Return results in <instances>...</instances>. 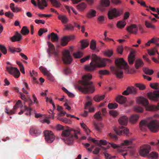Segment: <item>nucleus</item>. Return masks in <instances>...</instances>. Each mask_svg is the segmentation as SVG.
<instances>
[{
	"label": "nucleus",
	"instance_id": "obj_1",
	"mask_svg": "<svg viewBox=\"0 0 159 159\" xmlns=\"http://www.w3.org/2000/svg\"><path fill=\"white\" fill-rule=\"evenodd\" d=\"M111 61L108 59H101L95 54L92 55V61L90 64L85 65L84 69L87 71H93L95 70L97 68H102L105 67L107 65L106 62Z\"/></svg>",
	"mask_w": 159,
	"mask_h": 159
},
{
	"label": "nucleus",
	"instance_id": "obj_2",
	"mask_svg": "<svg viewBox=\"0 0 159 159\" xmlns=\"http://www.w3.org/2000/svg\"><path fill=\"white\" fill-rule=\"evenodd\" d=\"M92 78L89 74L84 75L82 77L83 80L81 81V85L77 86L76 88L78 90L84 93H93L95 90L94 86L92 81H89Z\"/></svg>",
	"mask_w": 159,
	"mask_h": 159
},
{
	"label": "nucleus",
	"instance_id": "obj_3",
	"mask_svg": "<svg viewBox=\"0 0 159 159\" xmlns=\"http://www.w3.org/2000/svg\"><path fill=\"white\" fill-rule=\"evenodd\" d=\"M80 134V130L73 129H67L63 130L61 134V139L66 144L72 143L74 139H78V135Z\"/></svg>",
	"mask_w": 159,
	"mask_h": 159
},
{
	"label": "nucleus",
	"instance_id": "obj_4",
	"mask_svg": "<svg viewBox=\"0 0 159 159\" xmlns=\"http://www.w3.org/2000/svg\"><path fill=\"white\" fill-rule=\"evenodd\" d=\"M147 126L152 132H157L159 130V121L154 120L149 122L147 120H143L140 122L139 127L142 131H145Z\"/></svg>",
	"mask_w": 159,
	"mask_h": 159
},
{
	"label": "nucleus",
	"instance_id": "obj_5",
	"mask_svg": "<svg viewBox=\"0 0 159 159\" xmlns=\"http://www.w3.org/2000/svg\"><path fill=\"white\" fill-rule=\"evenodd\" d=\"M137 103L141 104L145 107L147 111H157L158 110V107L156 105H151L149 104L148 100L143 97H140L136 99Z\"/></svg>",
	"mask_w": 159,
	"mask_h": 159
},
{
	"label": "nucleus",
	"instance_id": "obj_6",
	"mask_svg": "<svg viewBox=\"0 0 159 159\" xmlns=\"http://www.w3.org/2000/svg\"><path fill=\"white\" fill-rule=\"evenodd\" d=\"M108 144L110 145V147H112L114 149H117V152L120 153L122 155L123 157H125L126 156L127 153L126 152L123 153V152H126L128 150V149L129 148V147H124L123 149H122L121 147L120 144H117L115 143H109Z\"/></svg>",
	"mask_w": 159,
	"mask_h": 159
},
{
	"label": "nucleus",
	"instance_id": "obj_7",
	"mask_svg": "<svg viewBox=\"0 0 159 159\" xmlns=\"http://www.w3.org/2000/svg\"><path fill=\"white\" fill-rule=\"evenodd\" d=\"M151 149V147L148 144H144L141 146L139 152L140 156L143 157L147 156Z\"/></svg>",
	"mask_w": 159,
	"mask_h": 159
},
{
	"label": "nucleus",
	"instance_id": "obj_8",
	"mask_svg": "<svg viewBox=\"0 0 159 159\" xmlns=\"http://www.w3.org/2000/svg\"><path fill=\"white\" fill-rule=\"evenodd\" d=\"M122 13V11L119 9L112 8L108 12V17L109 19H112L119 16Z\"/></svg>",
	"mask_w": 159,
	"mask_h": 159
},
{
	"label": "nucleus",
	"instance_id": "obj_9",
	"mask_svg": "<svg viewBox=\"0 0 159 159\" xmlns=\"http://www.w3.org/2000/svg\"><path fill=\"white\" fill-rule=\"evenodd\" d=\"M62 60L65 64H70L72 61V59L70 55L69 50L67 49L64 50L62 52Z\"/></svg>",
	"mask_w": 159,
	"mask_h": 159
},
{
	"label": "nucleus",
	"instance_id": "obj_10",
	"mask_svg": "<svg viewBox=\"0 0 159 159\" xmlns=\"http://www.w3.org/2000/svg\"><path fill=\"white\" fill-rule=\"evenodd\" d=\"M43 134L45 139L48 143H51L53 141L55 137L52 131L45 130L43 132Z\"/></svg>",
	"mask_w": 159,
	"mask_h": 159
},
{
	"label": "nucleus",
	"instance_id": "obj_11",
	"mask_svg": "<svg viewBox=\"0 0 159 159\" xmlns=\"http://www.w3.org/2000/svg\"><path fill=\"white\" fill-rule=\"evenodd\" d=\"M6 69L9 73L13 75L15 78H18L20 75V72L17 68L11 66H7Z\"/></svg>",
	"mask_w": 159,
	"mask_h": 159
},
{
	"label": "nucleus",
	"instance_id": "obj_12",
	"mask_svg": "<svg viewBox=\"0 0 159 159\" xmlns=\"http://www.w3.org/2000/svg\"><path fill=\"white\" fill-rule=\"evenodd\" d=\"M113 130L115 132L116 134L118 135L123 134L125 135H129V129L123 126L119 127V129L118 130L116 128L114 127Z\"/></svg>",
	"mask_w": 159,
	"mask_h": 159
},
{
	"label": "nucleus",
	"instance_id": "obj_13",
	"mask_svg": "<svg viewBox=\"0 0 159 159\" xmlns=\"http://www.w3.org/2000/svg\"><path fill=\"white\" fill-rule=\"evenodd\" d=\"M115 62L116 65L120 68L125 69L128 67L127 62L124 61L123 58L116 59Z\"/></svg>",
	"mask_w": 159,
	"mask_h": 159
},
{
	"label": "nucleus",
	"instance_id": "obj_14",
	"mask_svg": "<svg viewBox=\"0 0 159 159\" xmlns=\"http://www.w3.org/2000/svg\"><path fill=\"white\" fill-rule=\"evenodd\" d=\"M126 30L129 34H138V27L135 24H133L127 27Z\"/></svg>",
	"mask_w": 159,
	"mask_h": 159
},
{
	"label": "nucleus",
	"instance_id": "obj_15",
	"mask_svg": "<svg viewBox=\"0 0 159 159\" xmlns=\"http://www.w3.org/2000/svg\"><path fill=\"white\" fill-rule=\"evenodd\" d=\"M111 69L114 72L116 77L119 79L123 77V72L121 69L113 67H111Z\"/></svg>",
	"mask_w": 159,
	"mask_h": 159
},
{
	"label": "nucleus",
	"instance_id": "obj_16",
	"mask_svg": "<svg viewBox=\"0 0 159 159\" xmlns=\"http://www.w3.org/2000/svg\"><path fill=\"white\" fill-rule=\"evenodd\" d=\"M29 132L31 135L37 136L40 134L41 131L36 127H32L30 128Z\"/></svg>",
	"mask_w": 159,
	"mask_h": 159
},
{
	"label": "nucleus",
	"instance_id": "obj_17",
	"mask_svg": "<svg viewBox=\"0 0 159 159\" xmlns=\"http://www.w3.org/2000/svg\"><path fill=\"white\" fill-rule=\"evenodd\" d=\"M74 38V36H65L61 39V45L64 46L66 45L68 43Z\"/></svg>",
	"mask_w": 159,
	"mask_h": 159
},
{
	"label": "nucleus",
	"instance_id": "obj_18",
	"mask_svg": "<svg viewBox=\"0 0 159 159\" xmlns=\"http://www.w3.org/2000/svg\"><path fill=\"white\" fill-rule=\"evenodd\" d=\"M22 39V37L20 34L17 32L11 38V40L12 42H19Z\"/></svg>",
	"mask_w": 159,
	"mask_h": 159
},
{
	"label": "nucleus",
	"instance_id": "obj_19",
	"mask_svg": "<svg viewBox=\"0 0 159 159\" xmlns=\"http://www.w3.org/2000/svg\"><path fill=\"white\" fill-rule=\"evenodd\" d=\"M135 51L134 50L132 49L129 53L128 57V61L129 64L131 65L134 63L135 60Z\"/></svg>",
	"mask_w": 159,
	"mask_h": 159
},
{
	"label": "nucleus",
	"instance_id": "obj_20",
	"mask_svg": "<svg viewBox=\"0 0 159 159\" xmlns=\"http://www.w3.org/2000/svg\"><path fill=\"white\" fill-rule=\"evenodd\" d=\"M139 118V115L134 114L131 115L129 118V121L132 124H135L138 122Z\"/></svg>",
	"mask_w": 159,
	"mask_h": 159
},
{
	"label": "nucleus",
	"instance_id": "obj_21",
	"mask_svg": "<svg viewBox=\"0 0 159 159\" xmlns=\"http://www.w3.org/2000/svg\"><path fill=\"white\" fill-rule=\"evenodd\" d=\"M39 69L44 75L47 76L49 79L53 78L51 75L46 68L43 66H41L40 67Z\"/></svg>",
	"mask_w": 159,
	"mask_h": 159
},
{
	"label": "nucleus",
	"instance_id": "obj_22",
	"mask_svg": "<svg viewBox=\"0 0 159 159\" xmlns=\"http://www.w3.org/2000/svg\"><path fill=\"white\" fill-rule=\"evenodd\" d=\"M97 14L96 11L94 9L89 10L87 14V17L91 19L94 17Z\"/></svg>",
	"mask_w": 159,
	"mask_h": 159
},
{
	"label": "nucleus",
	"instance_id": "obj_23",
	"mask_svg": "<svg viewBox=\"0 0 159 159\" xmlns=\"http://www.w3.org/2000/svg\"><path fill=\"white\" fill-rule=\"evenodd\" d=\"M128 117L125 116L121 117L119 120V122L120 125H126L128 123Z\"/></svg>",
	"mask_w": 159,
	"mask_h": 159
},
{
	"label": "nucleus",
	"instance_id": "obj_24",
	"mask_svg": "<svg viewBox=\"0 0 159 159\" xmlns=\"http://www.w3.org/2000/svg\"><path fill=\"white\" fill-rule=\"evenodd\" d=\"M38 7L40 9L43 10L47 6L45 0H42L41 1L39 0H38Z\"/></svg>",
	"mask_w": 159,
	"mask_h": 159
},
{
	"label": "nucleus",
	"instance_id": "obj_25",
	"mask_svg": "<svg viewBox=\"0 0 159 159\" xmlns=\"http://www.w3.org/2000/svg\"><path fill=\"white\" fill-rule=\"evenodd\" d=\"M126 101V98L121 95L118 96L116 98V102L121 104L124 103Z\"/></svg>",
	"mask_w": 159,
	"mask_h": 159
},
{
	"label": "nucleus",
	"instance_id": "obj_26",
	"mask_svg": "<svg viewBox=\"0 0 159 159\" xmlns=\"http://www.w3.org/2000/svg\"><path fill=\"white\" fill-rule=\"evenodd\" d=\"M134 140V139H131L124 140L123 142L120 144L121 148L123 149L124 148H122V147L130 145Z\"/></svg>",
	"mask_w": 159,
	"mask_h": 159
},
{
	"label": "nucleus",
	"instance_id": "obj_27",
	"mask_svg": "<svg viewBox=\"0 0 159 159\" xmlns=\"http://www.w3.org/2000/svg\"><path fill=\"white\" fill-rule=\"evenodd\" d=\"M10 7L11 10L14 12L17 13L21 11V9L17 6L15 7L14 3H12L10 5Z\"/></svg>",
	"mask_w": 159,
	"mask_h": 159
},
{
	"label": "nucleus",
	"instance_id": "obj_28",
	"mask_svg": "<svg viewBox=\"0 0 159 159\" xmlns=\"http://www.w3.org/2000/svg\"><path fill=\"white\" fill-rule=\"evenodd\" d=\"M51 36V41L53 42H56L58 41V37L56 34L54 33H52L50 34H49L48 36V38L49 39H50V36Z\"/></svg>",
	"mask_w": 159,
	"mask_h": 159
},
{
	"label": "nucleus",
	"instance_id": "obj_29",
	"mask_svg": "<svg viewBox=\"0 0 159 159\" xmlns=\"http://www.w3.org/2000/svg\"><path fill=\"white\" fill-rule=\"evenodd\" d=\"M148 155V157L151 159H158L159 157L158 153L155 151H152Z\"/></svg>",
	"mask_w": 159,
	"mask_h": 159
},
{
	"label": "nucleus",
	"instance_id": "obj_30",
	"mask_svg": "<svg viewBox=\"0 0 159 159\" xmlns=\"http://www.w3.org/2000/svg\"><path fill=\"white\" fill-rule=\"evenodd\" d=\"M144 65V63L140 59H137L135 62V67L136 69H139Z\"/></svg>",
	"mask_w": 159,
	"mask_h": 159
},
{
	"label": "nucleus",
	"instance_id": "obj_31",
	"mask_svg": "<svg viewBox=\"0 0 159 159\" xmlns=\"http://www.w3.org/2000/svg\"><path fill=\"white\" fill-rule=\"evenodd\" d=\"M49 48L47 50V52L49 54V57L50 56V53L55 50L54 45L50 42H47Z\"/></svg>",
	"mask_w": 159,
	"mask_h": 159
},
{
	"label": "nucleus",
	"instance_id": "obj_32",
	"mask_svg": "<svg viewBox=\"0 0 159 159\" xmlns=\"http://www.w3.org/2000/svg\"><path fill=\"white\" fill-rule=\"evenodd\" d=\"M58 18L60 20L63 24H66L68 21V19L66 16L60 15Z\"/></svg>",
	"mask_w": 159,
	"mask_h": 159
},
{
	"label": "nucleus",
	"instance_id": "obj_33",
	"mask_svg": "<svg viewBox=\"0 0 159 159\" xmlns=\"http://www.w3.org/2000/svg\"><path fill=\"white\" fill-rule=\"evenodd\" d=\"M87 5L84 2H81L77 6V8L79 11H84L86 8Z\"/></svg>",
	"mask_w": 159,
	"mask_h": 159
},
{
	"label": "nucleus",
	"instance_id": "obj_34",
	"mask_svg": "<svg viewBox=\"0 0 159 159\" xmlns=\"http://www.w3.org/2000/svg\"><path fill=\"white\" fill-rule=\"evenodd\" d=\"M145 25L147 28H151L153 30H155L156 28L155 25L152 24L148 20H146L145 21Z\"/></svg>",
	"mask_w": 159,
	"mask_h": 159
},
{
	"label": "nucleus",
	"instance_id": "obj_35",
	"mask_svg": "<svg viewBox=\"0 0 159 159\" xmlns=\"http://www.w3.org/2000/svg\"><path fill=\"white\" fill-rule=\"evenodd\" d=\"M126 25L125 21L121 20L118 21L116 24L117 27L119 29H122L124 28Z\"/></svg>",
	"mask_w": 159,
	"mask_h": 159
},
{
	"label": "nucleus",
	"instance_id": "obj_36",
	"mask_svg": "<svg viewBox=\"0 0 159 159\" xmlns=\"http://www.w3.org/2000/svg\"><path fill=\"white\" fill-rule=\"evenodd\" d=\"M157 42L156 37H154L149 40L147 43H145V45L146 46H149L151 43L154 44L155 45L156 43Z\"/></svg>",
	"mask_w": 159,
	"mask_h": 159
},
{
	"label": "nucleus",
	"instance_id": "obj_37",
	"mask_svg": "<svg viewBox=\"0 0 159 159\" xmlns=\"http://www.w3.org/2000/svg\"><path fill=\"white\" fill-rule=\"evenodd\" d=\"M30 76L32 78L33 81L34 82L36 80V77L38 75V73L37 72L34 70H33L32 72L31 71H30Z\"/></svg>",
	"mask_w": 159,
	"mask_h": 159
},
{
	"label": "nucleus",
	"instance_id": "obj_38",
	"mask_svg": "<svg viewBox=\"0 0 159 159\" xmlns=\"http://www.w3.org/2000/svg\"><path fill=\"white\" fill-rule=\"evenodd\" d=\"M9 51L12 53L15 52H19L21 51L22 50L20 48H16L13 47H9L8 48Z\"/></svg>",
	"mask_w": 159,
	"mask_h": 159
},
{
	"label": "nucleus",
	"instance_id": "obj_39",
	"mask_svg": "<svg viewBox=\"0 0 159 159\" xmlns=\"http://www.w3.org/2000/svg\"><path fill=\"white\" fill-rule=\"evenodd\" d=\"M109 0H101V6L104 7H109L110 5Z\"/></svg>",
	"mask_w": 159,
	"mask_h": 159
},
{
	"label": "nucleus",
	"instance_id": "obj_40",
	"mask_svg": "<svg viewBox=\"0 0 159 159\" xmlns=\"http://www.w3.org/2000/svg\"><path fill=\"white\" fill-rule=\"evenodd\" d=\"M103 125L102 123H94V126L95 129L98 131H100L103 127Z\"/></svg>",
	"mask_w": 159,
	"mask_h": 159
},
{
	"label": "nucleus",
	"instance_id": "obj_41",
	"mask_svg": "<svg viewBox=\"0 0 159 159\" xmlns=\"http://www.w3.org/2000/svg\"><path fill=\"white\" fill-rule=\"evenodd\" d=\"M105 96L104 95H96L94 98V100L96 102H99L102 100L104 99Z\"/></svg>",
	"mask_w": 159,
	"mask_h": 159
},
{
	"label": "nucleus",
	"instance_id": "obj_42",
	"mask_svg": "<svg viewBox=\"0 0 159 159\" xmlns=\"http://www.w3.org/2000/svg\"><path fill=\"white\" fill-rule=\"evenodd\" d=\"M19 93L20 95V98L22 100H23L25 101H27L29 106L32 105V102L30 99H29L28 100H26V99L25 96L21 92H20Z\"/></svg>",
	"mask_w": 159,
	"mask_h": 159
},
{
	"label": "nucleus",
	"instance_id": "obj_43",
	"mask_svg": "<svg viewBox=\"0 0 159 159\" xmlns=\"http://www.w3.org/2000/svg\"><path fill=\"white\" fill-rule=\"evenodd\" d=\"M29 30L26 26L23 27L20 33L23 35H26L29 33Z\"/></svg>",
	"mask_w": 159,
	"mask_h": 159
},
{
	"label": "nucleus",
	"instance_id": "obj_44",
	"mask_svg": "<svg viewBox=\"0 0 159 159\" xmlns=\"http://www.w3.org/2000/svg\"><path fill=\"white\" fill-rule=\"evenodd\" d=\"M50 2L52 5L56 8L59 7L61 5V3L57 0H50Z\"/></svg>",
	"mask_w": 159,
	"mask_h": 159
},
{
	"label": "nucleus",
	"instance_id": "obj_45",
	"mask_svg": "<svg viewBox=\"0 0 159 159\" xmlns=\"http://www.w3.org/2000/svg\"><path fill=\"white\" fill-rule=\"evenodd\" d=\"M156 52H157V50L156 48L148 50V53L150 56L155 55L156 54Z\"/></svg>",
	"mask_w": 159,
	"mask_h": 159
},
{
	"label": "nucleus",
	"instance_id": "obj_46",
	"mask_svg": "<svg viewBox=\"0 0 159 159\" xmlns=\"http://www.w3.org/2000/svg\"><path fill=\"white\" fill-rule=\"evenodd\" d=\"M50 54H52L55 60H57L59 56V51L58 50L55 49L50 53Z\"/></svg>",
	"mask_w": 159,
	"mask_h": 159
},
{
	"label": "nucleus",
	"instance_id": "obj_47",
	"mask_svg": "<svg viewBox=\"0 0 159 159\" xmlns=\"http://www.w3.org/2000/svg\"><path fill=\"white\" fill-rule=\"evenodd\" d=\"M143 70L145 74L150 75H152L154 73V71L152 70L149 69L148 68H143Z\"/></svg>",
	"mask_w": 159,
	"mask_h": 159
},
{
	"label": "nucleus",
	"instance_id": "obj_48",
	"mask_svg": "<svg viewBox=\"0 0 159 159\" xmlns=\"http://www.w3.org/2000/svg\"><path fill=\"white\" fill-rule=\"evenodd\" d=\"M81 47L84 49L87 47L89 45V41L88 40H83L81 41Z\"/></svg>",
	"mask_w": 159,
	"mask_h": 159
},
{
	"label": "nucleus",
	"instance_id": "obj_49",
	"mask_svg": "<svg viewBox=\"0 0 159 159\" xmlns=\"http://www.w3.org/2000/svg\"><path fill=\"white\" fill-rule=\"evenodd\" d=\"M73 55L75 58H78L81 57L83 56V53L82 52L78 51L74 53L73 54Z\"/></svg>",
	"mask_w": 159,
	"mask_h": 159
},
{
	"label": "nucleus",
	"instance_id": "obj_50",
	"mask_svg": "<svg viewBox=\"0 0 159 159\" xmlns=\"http://www.w3.org/2000/svg\"><path fill=\"white\" fill-rule=\"evenodd\" d=\"M90 48L93 50H95L96 48V41L94 39H92L90 42Z\"/></svg>",
	"mask_w": 159,
	"mask_h": 159
},
{
	"label": "nucleus",
	"instance_id": "obj_51",
	"mask_svg": "<svg viewBox=\"0 0 159 159\" xmlns=\"http://www.w3.org/2000/svg\"><path fill=\"white\" fill-rule=\"evenodd\" d=\"M94 117L96 119L102 120V118L101 116V112L100 111L96 112L94 115Z\"/></svg>",
	"mask_w": 159,
	"mask_h": 159
},
{
	"label": "nucleus",
	"instance_id": "obj_52",
	"mask_svg": "<svg viewBox=\"0 0 159 159\" xmlns=\"http://www.w3.org/2000/svg\"><path fill=\"white\" fill-rule=\"evenodd\" d=\"M150 85L151 87L153 89H159L158 87L159 86V84L158 83H150Z\"/></svg>",
	"mask_w": 159,
	"mask_h": 159
},
{
	"label": "nucleus",
	"instance_id": "obj_53",
	"mask_svg": "<svg viewBox=\"0 0 159 159\" xmlns=\"http://www.w3.org/2000/svg\"><path fill=\"white\" fill-rule=\"evenodd\" d=\"M104 55L109 57H111L113 54V51L112 50H107L104 52Z\"/></svg>",
	"mask_w": 159,
	"mask_h": 159
},
{
	"label": "nucleus",
	"instance_id": "obj_54",
	"mask_svg": "<svg viewBox=\"0 0 159 159\" xmlns=\"http://www.w3.org/2000/svg\"><path fill=\"white\" fill-rule=\"evenodd\" d=\"M128 90L129 94H135L137 92L136 89L134 87H128Z\"/></svg>",
	"mask_w": 159,
	"mask_h": 159
},
{
	"label": "nucleus",
	"instance_id": "obj_55",
	"mask_svg": "<svg viewBox=\"0 0 159 159\" xmlns=\"http://www.w3.org/2000/svg\"><path fill=\"white\" fill-rule=\"evenodd\" d=\"M134 111L139 113H142L143 112V108L137 106L134 108Z\"/></svg>",
	"mask_w": 159,
	"mask_h": 159
},
{
	"label": "nucleus",
	"instance_id": "obj_56",
	"mask_svg": "<svg viewBox=\"0 0 159 159\" xmlns=\"http://www.w3.org/2000/svg\"><path fill=\"white\" fill-rule=\"evenodd\" d=\"M118 107V105L115 103H109L108 105V107L110 109H113L116 108Z\"/></svg>",
	"mask_w": 159,
	"mask_h": 159
},
{
	"label": "nucleus",
	"instance_id": "obj_57",
	"mask_svg": "<svg viewBox=\"0 0 159 159\" xmlns=\"http://www.w3.org/2000/svg\"><path fill=\"white\" fill-rule=\"evenodd\" d=\"M65 8L66 10L68 11V12L70 13V9H71L73 12L75 14H77V12L75 11V9L71 7H70L69 6H65Z\"/></svg>",
	"mask_w": 159,
	"mask_h": 159
},
{
	"label": "nucleus",
	"instance_id": "obj_58",
	"mask_svg": "<svg viewBox=\"0 0 159 159\" xmlns=\"http://www.w3.org/2000/svg\"><path fill=\"white\" fill-rule=\"evenodd\" d=\"M65 29L70 31H73L74 30V27L71 24H69L65 25Z\"/></svg>",
	"mask_w": 159,
	"mask_h": 159
},
{
	"label": "nucleus",
	"instance_id": "obj_59",
	"mask_svg": "<svg viewBox=\"0 0 159 159\" xmlns=\"http://www.w3.org/2000/svg\"><path fill=\"white\" fill-rule=\"evenodd\" d=\"M0 50L3 54H7V49L4 46L0 44Z\"/></svg>",
	"mask_w": 159,
	"mask_h": 159
},
{
	"label": "nucleus",
	"instance_id": "obj_60",
	"mask_svg": "<svg viewBox=\"0 0 159 159\" xmlns=\"http://www.w3.org/2000/svg\"><path fill=\"white\" fill-rule=\"evenodd\" d=\"M23 110L28 112V113L27 112L26 113V115H31V111L32 110V109L31 108L29 107L28 108L25 106L23 107Z\"/></svg>",
	"mask_w": 159,
	"mask_h": 159
},
{
	"label": "nucleus",
	"instance_id": "obj_61",
	"mask_svg": "<svg viewBox=\"0 0 159 159\" xmlns=\"http://www.w3.org/2000/svg\"><path fill=\"white\" fill-rule=\"evenodd\" d=\"M109 113L111 116L113 117H115L118 115V112L114 110H111L109 112Z\"/></svg>",
	"mask_w": 159,
	"mask_h": 159
},
{
	"label": "nucleus",
	"instance_id": "obj_62",
	"mask_svg": "<svg viewBox=\"0 0 159 159\" xmlns=\"http://www.w3.org/2000/svg\"><path fill=\"white\" fill-rule=\"evenodd\" d=\"M103 153L105 156L106 159H113V158L115 157L114 156H111L109 154L106 152H104Z\"/></svg>",
	"mask_w": 159,
	"mask_h": 159
},
{
	"label": "nucleus",
	"instance_id": "obj_63",
	"mask_svg": "<svg viewBox=\"0 0 159 159\" xmlns=\"http://www.w3.org/2000/svg\"><path fill=\"white\" fill-rule=\"evenodd\" d=\"M99 73L101 75H107L109 74L108 71L107 70H101L99 71Z\"/></svg>",
	"mask_w": 159,
	"mask_h": 159
},
{
	"label": "nucleus",
	"instance_id": "obj_64",
	"mask_svg": "<svg viewBox=\"0 0 159 159\" xmlns=\"http://www.w3.org/2000/svg\"><path fill=\"white\" fill-rule=\"evenodd\" d=\"M98 21L99 23H103L104 21V17L103 16H99L98 19Z\"/></svg>",
	"mask_w": 159,
	"mask_h": 159
}]
</instances>
